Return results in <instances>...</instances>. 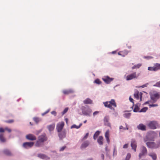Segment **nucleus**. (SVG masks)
<instances>
[{
	"instance_id": "obj_8",
	"label": "nucleus",
	"mask_w": 160,
	"mask_h": 160,
	"mask_svg": "<svg viewBox=\"0 0 160 160\" xmlns=\"http://www.w3.org/2000/svg\"><path fill=\"white\" fill-rule=\"evenodd\" d=\"M102 79L105 83L109 84L114 80V78H110L108 76H104L102 77Z\"/></svg>"
},
{
	"instance_id": "obj_25",
	"label": "nucleus",
	"mask_w": 160,
	"mask_h": 160,
	"mask_svg": "<svg viewBox=\"0 0 160 160\" xmlns=\"http://www.w3.org/2000/svg\"><path fill=\"white\" fill-rule=\"evenodd\" d=\"M141 105V104L138 103L135 105L134 108L133 110V111L134 112H139V107Z\"/></svg>"
},
{
	"instance_id": "obj_32",
	"label": "nucleus",
	"mask_w": 160,
	"mask_h": 160,
	"mask_svg": "<svg viewBox=\"0 0 160 160\" xmlns=\"http://www.w3.org/2000/svg\"><path fill=\"white\" fill-rule=\"evenodd\" d=\"M93 83L98 85H100L102 83V82L100 81L99 79L97 78L94 81Z\"/></svg>"
},
{
	"instance_id": "obj_6",
	"label": "nucleus",
	"mask_w": 160,
	"mask_h": 160,
	"mask_svg": "<svg viewBox=\"0 0 160 160\" xmlns=\"http://www.w3.org/2000/svg\"><path fill=\"white\" fill-rule=\"evenodd\" d=\"M148 126L151 129H155L158 128V125L157 122L153 121H150L148 124Z\"/></svg>"
},
{
	"instance_id": "obj_21",
	"label": "nucleus",
	"mask_w": 160,
	"mask_h": 160,
	"mask_svg": "<svg viewBox=\"0 0 160 160\" xmlns=\"http://www.w3.org/2000/svg\"><path fill=\"white\" fill-rule=\"evenodd\" d=\"M148 155L152 158V160H156L157 158V155L155 152H150L148 154Z\"/></svg>"
},
{
	"instance_id": "obj_49",
	"label": "nucleus",
	"mask_w": 160,
	"mask_h": 160,
	"mask_svg": "<svg viewBox=\"0 0 160 160\" xmlns=\"http://www.w3.org/2000/svg\"><path fill=\"white\" fill-rule=\"evenodd\" d=\"M105 137H109V132L108 130H107L105 133Z\"/></svg>"
},
{
	"instance_id": "obj_2",
	"label": "nucleus",
	"mask_w": 160,
	"mask_h": 160,
	"mask_svg": "<svg viewBox=\"0 0 160 160\" xmlns=\"http://www.w3.org/2000/svg\"><path fill=\"white\" fill-rule=\"evenodd\" d=\"M147 147L152 149H157L160 147V141L155 142H147L146 143Z\"/></svg>"
},
{
	"instance_id": "obj_16",
	"label": "nucleus",
	"mask_w": 160,
	"mask_h": 160,
	"mask_svg": "<svg viewBox=\"0 0 160 160\" xmlns=\"http://www.w3.org/2000/svg\"><path fill=\"white\" fill-rule=\"evenodd\" d=\"M3 152L4 154L7 156H12L13 155V154L10 150L7 148H5L3 149Z\"/></svg>"
},
{
	"instance_id": "obj_39",
	"label": "nucleus",
	"mask_w": 160,
	"mask_h": 160,
	"mask_svg": "<svg viewBox=\"0 0 160 160\" xmlns=\"http://www.w3.org/2000/svg\"><path fill=\"white\" fill-rule=\"evenodd\" d=\"M131 157V155L130 153H128L127 155L125 160H129Z\"/></svg>"
},
{
	"instance_id": "obj_28",
	"label": "nucleus",
	"mask_w": 160,
	"mask_h": 160,
	"mask_svg": "<svg viewBox=\"0 0 160 160\" xmlns=\"http://www.w3.org/2000/svg\"><path fill=\"white\" fill-rule=\"evenodd\" d=\"M83 102L85 104H91L92 103V101L90 99L87 98L85 99Z\"/></svg>"
},
{
	"instance_id": "obj_37",
	"label": "nucleus",
	"mask_w": 160,
	"mask_h": 160,
	"mask_svg": "<svg viewBox=\"0 0 160 160\" xmlns=\"http://www.w3.org/2000/svg\"><path fill=\"white\" fill-rule=\"evenodd\" d=\"M68 108L67 107L65 108L63 112H62V115H63L65 114L68 111Z\"/></svg>"
},
{
	"instance_id": "obj_44",
	"label": "nucleus",
	"mask_w": 160,
	"mask_h": 160,
	"mask_svg": "<svg viewBox=\"0 0 160 160\" xmlns=\"http://www.w3.org/2000/svg\"><path fill=\"white\" fill-rule=\"evenodd\" d=\"M70 128L71 129L73 128H76L77 129H78V126H77L76 124H73L72 125L71 127Z\"/></svg>"
},
{
	"instance_id": "obj_27",
	"label": "nucleus",
	"mask_w": 160,
	"mask_h": 160,
	"mask_svg": "<svg viewBox=\"0 0 160 160\" xmlns=\"http://www.w3.org/2000/svg\"><path fill=\"white\" fill-rule=\"evenodd\" d=\"M63 93L64 94H68L70 93H73L74 92V91L72 89H70L67 90H64L63 91Z\"/></svg>"
},
{
	"instance_id": "obj_47",
	"label": "nucleus",
	"mask_w": 160,
	"mask_h": 160,
	"mask_svg": "<svg viewBox=\"0 0 160 160\" xmlns=\"http://www.w3.org/2000/svg\"><path fill=\"white\" fill-rule=\"evenodd\" d=\"M144 58L145 59H146L148 60H149L151 59H152L153 58L152 56H144Z\"/></svg>"
},
{
	"instance_id": "obj_5",
	"label": "nucleus",
	"mask_w": 160,
	"mask_h": 160,
	"mask_svg": "<svg viewBox=\"0 0 160 160\" xmlns=\"http://www.w3.org/2000/svg\"><path fill=\"white\" fill-rule=\"evenodd\" d=\"M156 135V134L154 131H150L148 132L146 138L148 140L154 141Z\"/></svg>"
},
{
	"instance_id": "obj_58",
	"label": "nucleus",
	"mask_w": 160,
	"mask_h": 160,
	"mask_svg": "<svg viewBox=\"0 0 160 160\" xmlns=\"http://www.w3.org/2000/svg\"><path fill=\"white\" fill-rule=\"evenodd\" d=\"M129 100L130 101V102H132L133 104H134V102H133V99L131 97V96H130L129 97Z\"/></svg>"
},
{
	"instance_id": "obj_51",
	"label": "nucleus",
	"mask_w": 160,
	"mask_h": 160,
	"mask_svg": "<svg viewBox=\"0 0 160 160\" xmlns=\"http://www.w3.org/2000/svg\"><path fill=\"white\" fill-rule=\"evenodd\" d=\"M49 111H50V109H49L47 110L44 112L42 113V116H44L45 114H47L49 112Z\"/></svg>"
},
{
	"instance_id": "obj_11",
	"label": "nucleus",
	"mask_w": 160,
	"mask_h": 160,
	"mask_svg": "<svg viewBox=\"0 0 160 160\" xmlns=\"http://www.w3.org/2000/svg\"><path fill=\"white\" fill-rule=\"evenodd\" d=\"M64 125V123L63 122H59L57 125L56 129L58 132H60L62 131Z\"/></svg>"
},
{
	"instance_id": "obj_31",
	"label": "nucleus",
	"mask_w": 160,
	"mask_h": 160,
	"mask_svg": "<svg viewBox=\"0 0 160 160\" xmlns=\"http://www.w3.org/2000/svg\"><path fill=\"white\" fill-rule=\"evenodd\" d=\"M141 66L142 64L141 63H138L137 65H135L133 66L132 67V69H134L135 68H139Z\"/></svg>"
},
{
	"instance_id": "obj_1",
	"label": "nucleus",
	"mask_w": 160,
	"mask_h": 160,
	"mask_svg": "<svg viewBox=\"0 0 160 160\" xmlns=\"http://www.w3.org/2000/svg\"><path fill=\"white\" fill-rule=\"evenodd\" d=\"M47 140L48 138L46 133H44L39 136L38 137V140L35 144L36 146L38 147H41L43 143L47 141Z\"/></svg>"
},
{
	"instance_id": "obj_17",
	"label": "nucleus",
	"mask_w": 160,
	"mask_h": 160,
	"mask_svg": "<svg viewBox=\"0 0 160 160\" xmlns=\"http://www.w3.org/2000/svg\"><path fill=\"white\" fill-rule=\"evenodd\" d=\"M90 142L88 140H86L84 141L81 145L80 148L82 149L88 147L89 145Z\"/></svg>"
},
{
	"instance_id": "obj_60",
	"label": "nucleus",
	"mask_w": 160,
	"mask_h": 160,
	"mask_svg": "<svg viewBox=\"0 0 160 160\" xmlns=\"http://www.w3.org/2000/svg\"><path fill=\"white\" fill-rule=\"evenodd\" d=\"M128 144H126L123 146V148H126V149L127 148H128Z\"/></svg>"
},
{
	"instance_id": "obj_14",
	"label": "nucleus",
	"mask_w": 160,
	"mask_h": 160,
	"mask_svg": "<svg viewBox=\"0 0 160 160\" xmlns=\"http://www.w3.org/2000/svg\"><path fill=\"white\" fill-rule=\"evenodd\" d=\"M66 132L65 130H63L62 132H59L58 136L60 140H62L66 137Z\"/></svg>"
},
{
	"instance_id": "obj_54",
	"label": "nucleus",
	"mask_w": 160,
	"mask_h": 160,
	"mask_svg": "<svg viewBox=\"0 0 160 160\" xmlns=\"http://www.w3.org/2000/svg\"><path fill=\"white\" fill-rule=\"evenodd\" d=\"M49 111H50V109H49L47 110L44 112L42 113V116H44L45 114H47L49 112Z\"/></svg>"
},
{
	"instance_id": "obj_4",
	"label": "nucleus",
	"mask_w": 160,
	"mask_h": 160,
	"mask_svg": "<svg viewBox=\"0 0 160 160\" xmlns=\"http://www.w3.org/2000/svg\"><path fill=\"white\" fill-rule=\"evenodd\" d=\"M81 110L83 115L87 116H91L92 110L89 107L86 108L84 106H82Z\"/></svg>"
},
{
	"instance_id": "obj_30",
	"label": "nucleus",
	"mask_w": 160,
	"mask_h": 160,
	"mask_svg": "<svg viewBox=\"0 0 160 160\" xmlns=\"http://www.w3.org/2000/svg\"><path fill=\"white\" fill-rule=\"evenodd\" d=\"M109 104L112 105L115 107L117 106L116 103L114 99H111V100L109 102Z\"/></svg>"
},
{
	"instance_id": "obj_23",
	"label": "nucleus",
	"mask_w": 160,
	"mask_h": 160,
	"mask_svg": "<svg viewBox=\"0 0 160 160\" xmlns=\"http://www.w3.org/2000/svg\"><path fill=\"white\" fill-rule=\"evenodd\" d=\"M137 128L138 129L142 131H145L146 130V126L142 123H140L138 125Z\"/></svg>"
},
{
	"instance_id": "obj_7",
	"label": "nucleus",
	"mask_w": 160,
	"mask_h": 160,
	"mask_svg": "<svg viewBox=\"0 0 160 160\" xmlns=\"http://www.w3.org/2000/svg\"><path fill=\"white\" fill-rule=\"evenodd\" d=\"M140 151L141 152L139 153L138 156L139 159L141 158L143 156H144L147 154L148 152L147 148L144 146H142L141 147Z\"/></svg>"
},
{
	"instance_id": "obj_18",
	"label": "nucleus",
	"mask_w": 160,
	"mask_h": 160,
	"mask_svg": "<svg viewBox=\"0 0 160 160\" xmlns=\"http://www.w3.org/2000/svg\"><path fill=\"white\" fill-rule=\"evenodd\" d=\"M37 156L39 158L42 159H45L46 160H49L50 158L49 157H48L46 155L42 153L38 154Z\"/></svg>"
},
{
	"instance_id": "obj_13",
	"label": "nucleus",
	"mask_w": 160,
	"mask_h": 160,
	"mask_svg": "<svg viewBox=\"0 0 160 160\" xmlns=\"http://www.w3.org/2000/svg\"><path fill=\"white\" fill-rule=\"evenodd\" d=\"M142 93L141 92H139L138 91L136 92L134 94V97L137 99H139V97L140 98V101H141L142 100Z\"/></svg>"
},
{
	"instance_id": "obj_45",
	"label": "nucleus",
	"mask_w": 160,
	"mask_h": 160,
	"mask_svg": "<svg viewBox=\"0 0 160 160\" xmlns=\"http://www.w3.org/2000/svg\"><path fill=\"white\" fill-rule=\"evenodd\" d=\"M117 151H116V147L115 146L114 147L113 150V156H116L117 155Z\"/></svg>"
},
{
	"instance_id": "obj_50",
	"label": "nucleus",
	"mask_w": 160,
	"mask_h": 160,
	"mask_svg": "<svg viewBox=\"0 0 160 160\" xmlns=\"http://www.w3.org/2000/svg\"><path fill=\"white\" fill-rule=\"evenodd\" d=\"M100 158L102 159V160H104V155L102 153L101 154H100Z\"/></svg>"
},
{
	"instance_id": "obj_3",
	"label": "nucleus",
	"mask_w": 160,
	"mask_h": 160,
	"mask_svg": "<svg viewBox=\"0 0 160 160\" xmlns=\"http://www.w3.org/2000/svg\"><path fill=\"white\" fill-rule=\"evenodd\" d=\"M150 96L151 100L150 102L152 103L156 102L160 97L159 93L157 92L156 91H154L153 93H150Z\"/></svg>"
},
{
	"instance_id": "obj_61",
	"label": "nucleus",
	"mask_w": 160,
	"mask_h": 160,
	"mask_svg": "<svg viewBox=\"0 0 160 160\" xmlns=\"http://www.w3.org/2000/svg\"><path fill=\"white\" fill-rule=\"evenodd\" d=\"M5 129H4L2 128H0V132H4Z\"/></svg>"
},
{
	"instance_id": "obj_56",
	"label": "nucleus",
	"mask_w": 160,
	"mask_h": 160,
	"mask_svg": "<svg viewBox=\"0 0 160 160\" xmlns=\"http://www.w3.org/2000/svg\"><path fill=\"white\" fill-rule=\"evenodd\" d=\"M5 130H7L9 132H11V129L7 127L5 128Z\"/></svg>"
},
{
	"instance_id": "obj_35",
	"label": "nucleus",
	"mask_w": 160,
	"mask_h": 160,
	"mask_svg": "<svg viewBox=\"0 0 160 160\" xmlns=\"http://www.w3.org/2000/svg\"><path fill=\"white\" fill-rule=\"evenodd\" d=\"M148 108L147 107H144L142 109H141L139 112H145L148 109Z\"/></svg>"
},
{
	"instance_id": "obj_63",
	"label": "nucleus",
	"mask_w": 160,
	"mask_h": 160,
	"mask_svg": "<svg viewBox=\"0 0 160 160\" xmlns=\"http://www.w3.org/2000/svg\"><path fill=\"white\" fill-rule=\"evenodd\" d=\"M13 121H14L13 120H10L7 121V122L9 123H12V122H13Z\"/></svg>"
},
{
	"instance_id": "obj_40",
	"label": "nucleus",
	"mask_w": 160,
	"mask_h": 160,
	"mask_svg": "<svg viewBox=\"0 0 160 160\" xmlns=\"http://www.w3.org/2000/svg\"><path fill=\"white\" fill-rule=\"evenodd\" d=\"M89 135V133L88 132L86 133L85 135L84 136L83 138L82 139V141H83L84 140L86 139L88 137Z\"/></svg>"
},
{
	"instance_id": "obj_24",
	"label": "nucleus",
	"mask_w": 160,
	"mask_h": 160,
	"mask_svg": "<svg viewBox=\"0 0 160 160\" xmlns=\"http://www.w3.org/2000/svg\"><path fill=\"white\" fill-rule=\"evenodd\" d=\"M55 127V124L52 123L47 126V128L48 129L49 132H51L53 130Z\"/></svg>"
},
{
	"instance_id": "obj_48",
	"label": "nucleus",
	"mask_w": 160,
	"mask_h": 160,
	"mask_svg": "<svg viewBox=\"0 0 160 160\" xmlns=\"http://www.w3.org/2000/svg\"><path fill=\"white\" fill-rule=\"evenodd\" d=\"M149 84V83H147L146 84H143V85L141 86L140 87L142 88H144L145 87H147L148 85Z\"/></svg>"
},
{
	"instance_id": "obj_19",
	"label": "nucleus",
	"mask_w": 160,
	"mask_h": 160,
	"mask_svg": "<svg viewBox=\"0 0 160 160\" xmlns=\"http://www.w3.org/2000/svg\"><path fill=\"white\" fill-rule=\"evenodd\" d=\"M123 116L124 118L127 119H129L131 115V113L129 112V111L125 110L123 111Z\"/></svg>"
},
{
	"instance_id": "obj_15",
	"label": "nucleus",
	"mask_w": 160,
	"mask_h": 160,
	"mask_svg": "<svg viewBox=\"0 0 160 160\" xmlns=\"http://www.w3.org/2000/svg\"><path fill=\"white\" fill-rule=\"evenodd\" d=\"M109 118L108 116H105L103 119L104 123L105 125L110 127L111 124L109 122Z\"/></svg>"
},
{
	"instance_id": "obj_29",
	"label": "nucleus",
	"mask_w": 160,
	"mask_h": 160,
	"mask_svg": "<svg viewBox=\"0 0 160 160\" xmlns=\"http://www.w3.org/2000/svg\"><path fill=\"white\" fill-rule=\"evenodd\" d=\"M100 132L99 130L97 131L93 135V139L94 140L96 139L97 137L100 134Z\"/></svg>"
},
{
	"instance_id": "obj_41",
	"label": "nucleus",
	"mask_w": 160,
	"mask_h": 160,
	"mask_svg": "<svg viewBox=\"0 0 160 160\" xmlns=\"http://www.w3.org/2000/svg\"><path fill=\"white\" fill-rule=\"evenodd\" d=\"M103 104L106 107H108V106L110 105L109 104V102L108 101L103 102Z\"/></svg>"
},
{
	"instance_id": "obj_9",
	"label": "nucleus",
	"mask_w": 160,
	"mask_h": 160,
	"mask_svg": "<svg viewBox=\"0 0 160 160\" xmlns=\"http://www.w3.org/2000/svg\"><path fill=\"white\" fill-rule=\"evenodd\" d=\"M34 143L33 142H26L23 143L22 147L27 149L32 148L34 145Z\"/></svg>"
},
{
	"instance_id": "obj_43",
	"label": "nucleus",
	"mask_w": 160,
	"mask_h": 160,
	"mask_svg": "<svg viewBox=\"0 0 160 160\" xmlns=\"http://www.w3.org/2000/svg\"><path fill=\"white\" fill-rule=\"evenodd\" d=\"M154 87H160V81L157 82L155 84L153 85Z\"/></svg>"
},
{
	"instance_id": "obj_33",
	"label": "nucleus",
	"mask_w": 160,
	"mask_h": 160,
	"mask_svg": "<svg viewBox=\"0 0 160 160\" xmlns=\"http://www.w3.org/2000/svg\"><path fill=\"white\" fill-rule=\"evenodd\" d=\"M33 119L36 124H38L40 120V119L39 118L37 117H34Z\"/></svg>"
},
{
	"instance_id": "obj_12",
	"label": "nucleus",
	"mask_w": 160,
	"mask_h": 160,
	"mask_svg": "<svg viewBox=\"0 0 160 160\" xmlns=\"http://www.w3.org/2000/svg\"><path fill=\"white\" fill-rule=\"evenodd\" d=\"M131 146L132 149L135 152L136 151V148L137 147V142L134 139H132L131 140Z\"/></svg>"
},
{
	"instance_id": "obj_22",
	"label": "nucleus",
	"mask_w": 160,
	"mask_h": 160,
	"mask_svg": "<svg viewBox=\"0 0 160 160\" xmlns=\"http://www.w3.org/2000/svg\"><path fill=\"white\" fill-rule=\"evenodd\" d=\"M128 52H129L128 50H125L124 51L119 52L118 54V55L124 57L128 54Z\"/></svg>"
},
{
	"instance_id": "obj_52",
	"label": "nucleus",
	"mask_w": 160,
	"mask_h": 160,
	"mask_svg": "<svg viewBox=\"0 0 160 160\" xmlns=\"http://www.w3.org/2000/svg\"><path fill=\"white\" fill-rule=\"evenodd\" d=\"M49 111H50V109H49L47 110L44 112L42 113V116H44L45 114H47L49 112Z\"/></svg>"
},
{
	"instance_id": "obj_10",
	"label": "nucleus",
	"mask_w": 160,
	"mask_h": 160,
	"mask_svg": "<svg viewBox=\"0 0 160 160\" xmlns=\"http://www.w3.org/2000/svg\"><path fill=\"white\" fill-rule=\"evenodd\" d=\"M137 76L136 72H134L130 74L127 75L126 77V80L127 81H129L132 79L134 78H137Z\"/></svg>"
},
{
	"instance_id": "obj_55",
	"label": "nucleus",
	"mask_w": 160,
	"mask_h": 160,
	"mask_svg": "<svg viewBox=\"0 0 160 160\" xmlns=\"http://www.w3.org/2000/svg\"><path fill=\"white\" fill-rule=\"evenodd\" d=\"M51 113L54 115V116H56L57 115V113L56 111H53L51 112Z\"/></svg>"
},
{
	"instance_id": "obj_64",
	"label": "nucleus",
	"mask_w": 160,
	"mask_h": 160,
	"mask_svg": "<svg viewBox=\"0 0 160 160\" xmlns=\"http://www.w3.org/2000/svg\"><path fill=\"white\" fill-rule=\"evenodd\" d=\"M119 129H123L124 130H125L126 128H124L122 126H120L119 127Z\"/></svg>"
},
{
	"instance_id": "obj_57",
	"label": "nucleus",
	"mask_w": 160,
	"mask_h": 160,
	"mask_svg": "<svg viewBox=\"0 0 160 160\" xmlns=\"http://www.w3.org/2000/svg\"><path fill=\"white\" fill-rule=\"evenodd\" d=\"M108 108H109L110 109H111V110H113V111L115 110V109L114 108H113L112 107V105H109Z\"/></svg>"
},
{
	"instance_id": "obj_26",
	"label": "nucleus",
	"mask_w": 160,
	"mask_h": 160,
	"mask_svg": "<svg viewBox=\"0 0 160 160\" xmlns=\"http://www.w3.org/2000/svg\"><path fill=\"white\" fill-rule=\"evenodd\" d=\"M103 138L102 136H99V138H98L97 142L99 145H102L103 144Z\"/></svg>"
},
{
	"instance_id": "obj_59",
	"label": "nucleus",
	"mask_w": 160,
	"mask_h": 160,
	"mask_svg": "<svg viewBox=\"0 0 160 160\" xmlns=\"http://www.w3.org/2000/svg\"><path fill=\"white\" fill-rule=\"evenodd\" d=\"M66 148V146H63L61 147L60 149V151H63Z\"/></svg>"
},
{
	"instance_id": "obj_53",
	"label": "nucleus",
	"mask_w": 160,
	"mask_h": 160,
	"mask_svg": "<svg viewBox=\"0 0 160 160\" xmlns=\"http://www.w3.org/2000/svg\"><path fill=\"white\" fill-rule=\"evenodd\" d=\"M49 111H50V109H49L47 110L44 112L42 113V116H44L45 114H47L49 112Z\"/></svg>"
},
{
	"instance_id": "obj_36",
	"label": "nucleus",
	"mask_w": 160,
	"mask_h": 160,
	"mask_svg": "<svg viewBox=\"0 0 160 160\" xmlns=\"http://www.w3.org/2000/svg\"><path fill=\"white\" fill-rule=\"evenodd\" d=\"M148 70L150 71H156L155 66L153 67H149L148 68Z\"/></svg>"
},
{
	"instance_id": "obj_38",
	"label": "nucleus",
	"mask_w": 160,
	"mask_h": 160,
	"mask_svg": "<svg viewBox=\"0 0 160 160\" xmlns=\"http://www.w3.org/2000/svg\"><path fill=\"white\" fill-rule=\"evenodd\" d=\"M0 140L2 142H4L5 141V139L3 138L2 135V134H0Z\"/></svg>"
},
{
	"instance_id": "obj_62",
	"label": "nucleus",
	"mask_w": 160,
	"mask_h": 160,
	"mask_svg": "<svg viewBox=\"0 0 160 160\" xmlns=\"http://www.w3.org/2000/svg\"><path fill=\"white\" fill-rule=\"evenodd\" d=\"M106 141L107 142L109 143L110 142V140H109V137H106Z\"/></svg>"
},
{
	"instance_id": "obj_42",
	"label": "nucleus",
	"mask_w": 160,
	"mask_h": 160,
	"mask_svg": "<svg viewBox=\"0 0 160 160\" xmlns=\"http://www.w3.org/2000/svg\"><path fill=\"white\" fill-rule=\"evenodd\" d=\"M99 112L98 111H96L93 112L92 115L93 117H94L95 116L98 115Z\"/></svg>"
},
{
	"instance_id": "obj_46",
	"label": "nucleus",
	"mask_w": 160,
	"mask_h": 160,
	"mask_svg": "<svg viewBox=\"0 0 160 160\" xmlns=\"http://www.w3.org/2000/svg\"><path fill=\"white\" fill-rule=\"evenodd\" d=\"M149 108H151V107H156L158 106V105L157 104H149Z\"/></svg>"
},
{
	"instance_id": "obj_34",
	"label": "nucleus",
	"mask_w": 160,
	"mask_h": 160,
	"mask_svg": "<svg viewBox=\"0 0 160 160\" xmlns=\"http://www.w3.org/2000/svg\"><path fill=\"white\" fill-rule=\"evenodd\" d=\"M156 71L160 69V64L156 63L154 64Z\"/></svg>"
},
{
	"instance_id": "obj_20",
	"label": "nucleus",
	"mask_w": 160,
	"mask_h": 160,
	"mask_svg": "<svg viewBox=\"0 0 160 160\" xmlns=\"http://www.w3.org/2000/svg\"><path fill=\"white\" fill-rule=\"evenodd\" d=\"M26 138L27 139L31 141L35 140L36 139V137L34 135L30 134L27 135Z\"/></svg>"
}]
</instances>
